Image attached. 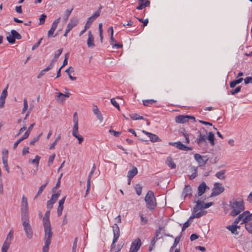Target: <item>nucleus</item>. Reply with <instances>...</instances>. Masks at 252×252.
Segmentation results:
<instances>
[{
    "instance_id": "obj_1",
    "label": "nucleus",
    "mask_w": 252,
    "mask_h": 252,
    "mask_svg": "<svg viewBox=\"0 0 252 252\" xmlns=\"http://www.w3.org/2000/svg\"><path fill=\"white\" fill-rule=\"evenodd\" d=\"M230 207L232 210L230 215L235 217L245 210L244 202L242 199L233 200L230 201Z\"/></svg>"
},
{
    "instance_id": "obj_2",
    "label": "nucleus",
    "mask_w": 252,
    "mask_h": 252,
    "mask_svg": "<svg viewBox=\"0 0 252 252\" xmlns=\"http://www.w3.org/2000/svg\"><path fill=\"white\" fill-rule=\"evenodd\" d=\"M197 133L198 135L195 142L200 149L206 151L208 147L207 141V131H205V133H202L200 131H198Z\"/></svg>"
},
{
    "instance_id": "obj_3",
    "label": "nucleus",
    "mask_w": 252,
    "mask_h": 252,
    "mask_svg": "<svg viewBox=\"0 0 252 252\" xmlns=\"http://www.w3.org/2000/svg\"><path fill=\"white\" fill-rule=\"evenodd\" d=\"M145 201L146 203L147 207L150 210L154 209L156 206V199L154 192L151 190H149L145 197Z\"/></svg>"
},
{
    "instance_id": "obj_4",
    "label": "nucleus",
    "mask_w": 252,
    "mask_h": 252,
    "mask_svg": "<svg viewBox=\"0 0 252 252\" xmlns=\"http://www.w3.org/2000/svg\"><path fill=\"white\" fill-rule=\"evenodd\" d=\"M252 220V213L251 214L249 211H244L235 220L234 223L238 224L241 221V224L247 223L249 221Z\"/></svg>"
},
{
    "instance_id": "obj_5",
    "label": "nucleus",
    "mask_w": 252,
    "mask_h": 252,
    "mask_svg": "<svg viewBox=\"0 0 252 252\" xmlns=\"http://www.w3.org/2000/svg\"><path fill=\"white\" fill-rule=\"evenodd\" d=\"M21 212V220L29 219L28 200L24 195L23 196L22 198Z\"/></svg>"
},
{
    "instance_id": "obj_6",
    "label": "nucleus",
    "mask_w": 252,
    "mask_h": 252,
    "mask_svg": "<svg viewBox=\"0 0 252 252\" xmlns=\"http://www.w3.org/2000/svg\"><path fill=\"white\" fill-rule=\"evenodd\" d=\"M21 220L27 237L29 239H31L32 238L33 232L32 226L30 224L29 219H22Z\"/></svg>"
},
{
    "instance_id": "obj_7",
    "label": "nucleus",
    "mask_w": 252,
    "mask_h": 252,
    "mask_svg": "<svg viewBox=\"0 0 252 252\" xmlns=\"http://www.w3.org/2000/svg\"><path fill=\"white\" fill-rule=\"evenodd\" d=\"M44 226V244L50 245L51 244V238L52 236V232L50 225H45Z\"/></svg>"
},
{
    "instance_id": "obj_8",
    "label": "nucleus",
    "mask_w": 252,
    "mask_h": 252,
    "mask_svg": "<svg viewBox=\"0 0 252 252\" xmlns=\"http://www.w3.org/2000/svg\"><path fill=\"white\" fill-rule=\"evenodd\" d=\"M199 203H196V205L193 209L192 216L190 217L189 219L199 218L206 213V211H202L200 208Z\"/></svg>"
},
{
    "instance_id": "obj_9",
    "label": "nucleus",
    "mask_w": 252,
    "mask_h": 252,
    "mask_svg": "<svg viewBox=\"0 0 252 252\" xmlns=\"http://www.w3.org/2000/svg\"><path fill=\"white\" fill-rule=\"evenodd\" d=\"M112 228L113 232V239L112 244L111 246V249H113L115 247V243L117 242L120 237V229L117 223H115L113 225Z\"/></svg>"
},
{
    "instance_id": "obj_10",
    "label": "nucleus",
    "mask_w": 252,
    "mask_h": 252,
    "mask_svg": "<svg viewBox=\"0 0 252 252\" xmlns=\"http://www.w3.org/2000/svg\"><path fill=\"white\" fill-rule=\"evenodd\" d=\"M224 190V188L221 184L219 183H215L214 184V187L212 189V192L211 193V196H216L221 193L223 192Z\"/></svg>"
},
{
    "instance_id": "obj_11",
    "label": "nucleus",
    "mask_w": 252,
    "mask_h": 252,
    "mask_svg": "<svg viewBox=\"0 0 252 252\" xmlns=\"http://www.w3.org/2000/svg\"><path fill=\"white\" fill-rule=\"evenodd\" d=\"M169 144L176 147L180 150L188 151L192 150V148L186 146L183 144L181 141L175 142H169Z\"/></svg>"
},
{
    "instance_id": "obj_12",
    "label": "nucleus",
    "mask_w": 252,
    "mask_h": 252,
    "mask_svg": "<svg viewBox=\"0 0 252 252\" xmlns=\"http://www.w3.org/2000/svg\"><path fill=\"white\" fill-rule=\"evenodd\" d=\"M141 245V242L140 239L134 240L131 244L129 252H137L140 248Z\"/></svg>"
},
{
    "instance_id": "obj_13",
    "label": "nucleus",
    "mask_w": 252,
    "mask_h": 252,
    "mask_svg": "<svg viewBox=\"0 0 252 252\" xmlns=\"http://www.w3.org/2000/svg\"><path fill=\"white\" fill-rule=\"evenodd\" d=\"M8 85L3 90L0 96V108H2L5 103V98L7 95V89Z\"/></svg>"
},
{
    "instance_id": "obj_14",
    "label": "nucleus",
    "mask_w": 252,
    "mask_h": 252,
    "mask_svg": "<svg viewBox=\"0 0 252 252\" xmlns=\"http://www.w3.org/2000/svg\"><path fill=\"white\" fill-rule=\"evenodd\" d=\"M143 133L147 135L148 137L150 138V140L152 142H156L158 141H160V138L156 134L147 132L145 130H143Z\"/></svg>"
},
{
    "instance_id": "obj_15",
    "label": "nucleus",
    "mask_w": 252,
    "mask_h": 252,
    "mask_svg": "<svg viewBox=\"0 0 252 252\" xmlns=\"http://www.w3.org/2000/svg\"><path fill=\"white\" fill-rule=\"evenodd\" d=\"M87 44L89 48H93L94 47V37L91 31L88 32V38Z\"/></svg>"
},
{
    "instance_id": "obj_16",
    "label": "nucleus",
    "mask_w": 252,
    "mask_h": 252,
    "mask_svg": "<svg viewBox=\"0 0 252 252\" xmlns=\"http://www.w3.org/2000/svg\"><path fill=\"white\" fill-rule=\"evenodd\" d=\"M66 196H64L62 199L59 200V206L57 209V213L58 216H60L61 215L62 213V211L63 209V204L64 203L65 200Z\"/></svg>"
},
{
    "instance_id": "obj_17",
    "label": "nucleus",
    "mask_w": 252,
    "mask_h": 252,
    "mask_svg": "<svg viewBox=\"0 0 252 252\" xmlns=\"http://www.w3.org/2000/svg\"><path fill=\"white\" fill-rule=\"evenodd\" d=\"M176 123L180 124H184L188 122V117L187 116L180 115L178 116L175 118Z\"/></svg>"
},
{
    "instance_id": "obj_18",
    "label": "nucleus",
    "mask_w": 252,
    "mask_h": 252,
    "mask_svg": "<svg viewBox=\"0 0 252 252\" xmlns=\"http://www.w3.org/2000/svg\"><path fill=\"white\" fill-rule=\"evenodd\" d=\"M191 188L190 186H185L182 193V195L184 198L191 195Z\"/></svg>"
},
{
    "instance_id": "obj_19",
    "label": "nucleus",
    "mask_w": 252,
    "mask_h": 252,
    "mask_svg": "<svg viewBox=\"0 0 252 252\" xmlns=\"http://www.w3.org/2000/svg\"><path fill=\"white\" fill-rule=\"evenodd\" d=\"M50 214V210H48L46 211V212L44 215V216L43 218V225L51 224L50 220H49Z\"/></svg>"
},
{
    "instance_id": "obj_20",
    "label": "nucleus",
    "mask_w": 252,
    "mask_h": 252,
    "mask_svg": "<svg viewBox=\"0 0 252 252\" xmlns=\"http://www.w3.org/2000/svg\"><path fill=\"white\" fill-rule=\"evenodd\" d=\"M207 186L205 182H202L198 187V194L201 196L205 191Z\"/></svg>"
},
{
    "instance_id": "obj_21",
    "label": "nucleus",
    "mask_w": 252,
    "mask_h": 252,
    "mask_svg": "<svg viewBox=\"0 0 252 252\" xmlns=\"http://www.w3.org/2000/svg\"><path fill=\"white\" fill-rule=\"evenodd\" d=\"M78 23V20L76 18H72L70 20L69 23L67 25V27H68L70 30L72 29L74 27H75Z\"/></svg>"
},
{
    "instance_id": "obj_22",
    "label": "nucleus",
    "mask_w": 252,
    "mask_h": 252,
    "mask_svg": "<svg viewBox=\"0 0 252 252\" xmlns=\"http://www.w3.org/2000/svg\"><path fill=\"white\" fill-rule=\"evenodd\" d=\"M196 203H200L199 204V207L202 210L203 209H207L211 206L213 203V202H208L207 203H204L203 201H201L199 200H198L195 202Z\"/></svg>"
},
{
    "instance_id": "obj_23",
    "label": "nucleus",
    "mask_w": 252,
    "mask_h": 252,
    "mask_svg": "<svg viewBox=\"0 0 252 252\" xmlns=\"http://www.w3.org/2000/svg\"><path fill=\"white\" fill-rule=\"evenodd\" d=\"M195 160L200 165H205L206 161H205L201 155L198 154H195L194 155Z\"/></svg>"
},
{
    "instance_id": "obj_24",
    "label": "nucleus",
    "mask_w": 252,
    "mask_h": 252,
    "mask_svg": "<svg viewBox=\"0 0 252 252\" xmlns=\"http://www.w3.org/2000/svg\"><path fill=\"white\" fill-rule=\"evenodd\" d=\"M138 171L135 167H133L132 169L129 170L127 172V177L130 180L132 179L137 174Z\"/></svg>"
},
{
    "instance_id": "obj_25",
    "label": "nucleus",
    "mask_w": 252,
    "mask_h": 252,
    "mask_svg": "<svg viewBox=\"0 0 252 252\" xmlns=\"http://www.w3.org/2000/svg\"><path fill=\"white\" fill-rule=\"evenodd\" d=\"M207 139H208L212 146H214L215 145V136L214 134L212 132H209L208 133V136L207 135Z\"/></svg>"
},
{
    "instance_id": "obj_26",
    "label": "nucleus",
    "mask_w": 252,
    "mask_h": 252,
    "mask_svg": "<svg viewBox=\"0 0 252 252\" xmlns=\"http://www.w3.org/2000/svg\"><path fill=\"white\" fill-rule=\"evenodd\" d=\"M167 164L171 169H174L176 168V164L174 162L171 158L168 157L166 161Z\"/></svg>"
},
{
    "instance_id": "obj_27",
    "label": "nucleus",
    "mask_w": 252,
    "mask_h": 252,
    "mask_svg": "<svg viewBox=\"0 0 252 252\" xmlns=\"http://www.w3.org/2000/svg\"><path fill=\"white\" fill-rule=\"evenodd\" d=\"M226 228L231 231V233L235 235H238L239 234L238 231L236 229L234 225H229L226 226Z\"/></svg>"
},
{
    "instance_id": "obj_28",
    "label": "nucleus",
    "mask_w": 252,
    "mask_h": 252,
    "mask_svg": "<svg viewBox=\"0 0 252 252\" xmlns=\"http://www.w3.org/2000/svg\"><path fill=\"white\" fill-rule=\"evenodd\" d=\"M2 162L5 170L7 173L9 172V168L8 165V157H2Z\"/></svg>"
},
{
    "instance_id": "obj_29",
    "label": "nucleus",
    "mask_w": 252,
    "mask_h": 252,
    "mask_svg": "<svg viewBox=\"0 0 252 252\" xmlns=\"http://www.w3.org/2000/svg\"><path fill=\"white\" fill-rule=\"evenodd\" d=\"M243 80L242 78H239L238 79L233 80L230 83V87L234 88L236 85L241 83Z\"/></svg>"
},
{
    "instance_id": "obj_30",
    "label": "nucleus",
    "mask_w": 252,
    "mask_h": 252,
    "mask_svg": "<svg viewBox=\"0 0 252 252\" xmlns=\"http://www.w3.org/2000/svg\"><path fill=\"white\" fill-rule=\"evenodd\" d=\"M11 33L15 40H19L22 38L21 35L15 30H12L11 31Z\"/></svg>"
},
{
    "instance_id": "obj_31",
    "label": "nucleus",
    "mask_w": 252,
    "mask_h": 252,
    "mask_svg": "<svg viewBox=\"0 0 252 252\" xmlns=\"http://www.w3.org/2000/svg\"><path fill=\"white\" fill-rule=\"evenodd\" d=\"M225 170H221L216 174V176L219 179H224L225 177Z\"/></svg>"
},
{
    "instance_id": "obj_32",
    "label": "nucleus",
    "mask_w": 252,
    "mask_h": 252,
    "mask_svg": "<svg viewBox=\"0 0 252 252\" xmlns=\"http://www.w3.org/2000/svg\"><path fill=\"white\" fill-rule=\"evenodd\" d=\"M13 238V231L12 230H11L8 234L7 235L6 239L4 241L9 242L11 243V241H12Z\"/></svg>"
},
{
    "instance_id": "obj_33",
    "label": "nucleus",
    "mask_w": 252,
    "mask_h": 252,
    "mask_svg": "<svg viewBox=\"0 0 252 252\" xmlns=\"http://www.w3.org/2000/svg\"><path fill=\"white\" fill-rule=\"evenodd\" d=\"M72 134L74 137L80 134L78 131V125H77L76 124L73 125Z\"/></svg>"
},
{
    "instance_id": "obj_34",
    "label": "nucleus",
    "mask_w": 252,
    "mask_h": 252,
    "mask_svg": "<svg viewBox=\"0 0 252 252\" xmlns=\"http://www.w3.org/2000/svg\"><path fill=\"white\" fill-rule=\"evenodd\" d=\"M130 118L133 120H143L144 117L137 114H131L129 115Z\"/></svg>"
},
{
    "instance_id": "obj_35",
    "label": "nucleus",
    "mask_w": 252,
    "mask_h": 252,
    "mask_svg": "<svg viewBox=\"0 0 252 252\" xmlns=\"http://www.w3.org/2000/svg\"><path fill=\"white\" fill-rule=\"evenodd\" d=\"M156 100L154 99H146L143 100V104L145 106H149V104H152L156 102Z\"/></svg>"
},
{
    "instance_id": "obj_36",
    "label": "nucleus",
    "mask_w": 252,
    "mask_h": 252,
    "mask_svg": "<svg viewBox=\"0 0 252 252\" xmlns=\"http://www.w3.org/2000/svg\"><path fill=\"white\" fill-rule=\"evenodd\" d=\"M139 216L141 219V224L142 225H145L146 224H147L148 222V219L146 217H144L143 214L140 213Z\"/></svg>"
},
{
    "instance_id": "obj_37",
    "label": "nucleus",
    "mask_w": 252,
    "mask_h": 252,
    "mask_svg": "<svg viewBox=\"0 0 252 252\" xmlns=\"http://www.w3.org/2000/svg\"><path fill=\"white\" fill-rule=\"evenodd\" d=\"M60 19H61L60 17H59L58 18H57V19L54 20L52 24V26H51V28L56 30L59 23H60Z\"/></svg>"
},
{
    "instance_id": "obj_38",
    "label": "nucleus",
    "mask_w": 252,
    "mask_h": 252,
    "mask_svg": "<svg viewBox=\"0 0 252 252\" xmlns=\"http://www.w3.org/2000/svg\"><path fill=\"white\" fill-rule=\"evenodd\" d=\"M94 20L93 17H89L85 25V27L86 29H89L92 23L94 22Z\"/></svg>"
},
{
    "instance_id": "obj_39",
    "label": "nucleus",
    "mask_w": 252,
    "mask_h": 252,
    "mask_svg": "<svg viewBox=\"0 0 252 252\" xmlns=\"http://www.w3.org/2000/svg\"><path fill=\"white\" fill-rule=\"evenodd\" d=\"M40 159V157L37 155L35 156V158L32 160H31L30 161L32 164L35 163L36 166L37 167L39 163V160Z\"/></svg>"
},
{
    "instance_id": "obj_40",
    "label": "nucleus",
    "mask_w": 252,
    "mask_h": 252,
    "mask_svg": "<svg viewBox=\"0 0 252 252\" xmlns=\"http://www.w3.org/2000/svg\"><path fill=\"white\" fill-rule=\"evenodd\" d=\"M54 64H55V61L52 60L51 62V63H50V64H49V65L46 68H45V69L42 70V72H45L49 71V70H50L51 69H52L53 67Z\"/></svg>"
},
{
    "instance_id": "obj_41",
    "label": "nucleus",
    "mask_w": 252,
    "mask_h": 252,
    "mask_svg": "<svg viewBox=\"0 0 252 252\" xmlns=\"http://www.w3.org/2000/svg\"><path fill=\"white\" fill-rule=\"evenodd\" d=\"M10 243L4 241L1 248V251H7L9 248Z\"/></svg>"
},
{
    "instance_id": "obj_42",
    "label": "nucleus",
    "mask_w": 252,
    "mask_h": 252,
    "mask_svg": "<svg viewBox=\"0 0 252 252\" xmlns=\"http://www.w3.org/2000/svg\"><path fill=\"white\" fill-rule=\"evenodd\" d=\"M245 228L250 233L252 234V222L245 224Z\"/></svg>"
},
{
    "instance_id": "obj_43",
    "label": "nucleus",
    "mask_w": 252,
    "mask_h": 252,
    "mask_svg": "<svg viewBox=\"0 0 252 252\" xmlns=\"http://www.w3.org/2000/svg\"><path fill=\"white\" fill-rule=\"evenodd\" d=\"M60 195V193L59 192H56L55 193H53L52 195L51 198L50 199L53 200L55 202H56V201L57 200V199H58Z\"/></svg>"
},
{
    "instance_id": "obj_44",
    "label": "nucleus",
    "mask_w": 252,
    "mask_h": 252,
    "mask_svg": "<svg viewBox=\"0 0 252 252\" xmlns=\"http://www.w3.org/2000/svg\"><path fill=\"white\" fill-rule=\"evenodd\" d=\"M47 183L41 186L38 189V192H37V193L36 194V195L35 196V198L36 197H37L38 196L40 195L41 193L42 192L43 190H44V189H45V188L46 187V185H47Z\"/></svg>"
},
{
    "instance_id": "obj_45",
    "label": "nucleus",
    "mask_w": 252,
    "mask_h": 252,
    "mask_svg": "<svg viewBox=\"0 0 252 252\" xmlns=\"http://www.w3.org/2000/svg\"><path fill=\"white\" fill-rule=\"evenodd\" d=\"M95 169H96V166H95V164H94L93 165V166L89 174L88 178L87 179V180L89 179V181L90 182H91V177H92L93 174H94V171H95Z\"/></svg>"
},
{
    "instance_id": "obj_46",
    "label": "nucleus",
    "mask_w": 252,
    "mask_h": 252,
    "mask_svg": "<svg viewBox=\"0 0 252 252\" xmlns=\"http://www.w3.org/2000/svg\"><path fill=\"white\" fill-rule=\"evenodd\" d=\"M111 102L112 104L116 108H117L119 110H120V107L119 106V103L116 101V100L115 99V98H113L111 99Z\"/></svg>"
},
{
    "instance_id": "obj_47",
    "label": "nucleus",
    "mask_w": 252,
    "mask_h": 252,
    "mask_svg": "<svg viewBox=\"0 0 252 252\" xmlns=\"http://www.w3.org/2000/svg\"><path fill=\"white\" fill-rule=\"evenodd\" d=\"M73 9V7H72L71 9H67L65 10L64 12L65 19H67L68 18Z\"/></svg>"
},
{
    "instance_id": "obj_48",
    "label": "nucleus",
    "mask_w": 252,
    "mask_h": 252,
    "mask_svg": "<svg viewBox=\"0 0 252 252\" xmlns=\"http://www.w3.org/2000/svg\"><path fill=\"white\" fill-rule=\"evenodd\" d=\"M42 133L39 134L38 136L34 137L33 140H31L30 142L31 145H33L35 142L38 141L40 137L41 136Z\"/></svg>"
},
{
    "instance_id": "obj_49",
    "label": "nucleus",
    "mask_w": 252,
    "mask_h": 252,
    "mask_svg": "<svg viewBox=\"0 0 252 252\" xmlns=\"http://www.w3.org/2000/svg\"><path fill=\"white\" fill-rule=\"evenodd\" d=\"M23 108L22 111V113H24L28 109V104L27 100L26 98L24 99V102H23Z\"/></svg>"
},
{
    "instance_id": "obj_50",
    "label": "nucleus",
    "mask_w": 252,
    "mask_h": 252,
    "mask_svg": "<svg viewBox=\"0 0 252 252\" xmlns=\"http://www.w3.org/2000/svg\"><path fill=\"white\" fill-rule=\"evenodd\" d=\"M6 39L9 43L13 44L15 42V40L14 39L13 36H12L11 33V34L9 35L8 36H7Z\"/></svg>"
},
{
    "instance_id": "obj_51",
    "label": "nucleus",
    "mask_w": 252,
    "mask_h": 252,
    "mask_svg": "<svg viewBox=\"0 0 252 252\" xmlns=\"http://www.w3.org/2000/svg\"><path fill=\"white\" fill-rule=\"evenodd\" d=\"M46 17V15L44 14H43L40 16L39 22V25H41L44 23Z\"/></svg>"
},
{
    "instance_id": "obj_52",
    "label": "nucleus",
    "mask_w": 252,
    "mask_h": 252,
    "mask_svg": "<svg viewBox=\"0 0 252 252\" xmlns=\"http://www.w3.org/2000/svg\"><path fill=\"white\" fill-rule=\"evenodd\" d=\"M241 87L240 86H238L236 87L235 89H233L231 91L230 93L232 95H234L235 94L238 93L241 91Z\"/></svg>"
},
{
    "instance_id": "obj_53",
    "label": "nucleus",
    "mask_w": 252,
    "mask_h": 252,
    "mask_svg": "<svg viewBox=\"0 0 252 252\" xmlns=\"http://www.w3.org/2000/svg\"><path fill=\"white\" fill-rule=\"evenodd\" d=\"M55 202L53 200L50 199L47 202V208L49 210H51L53 208V205Z\"/></svg>"
},
{
    "instance_id": "obj_54",
    "label": "nucleus",
    "mask_w": 252,
    "mask_h": 252,
    "mask_svg": "<svg viewBox=\"0 0 252 252\" xmlns=\"http://www.w3.org/2000/svg\"><path fill=\"white\" fill-rule=\"evenodd\" d=\"M55 158V154H53V155H51V156H50L49 159H48V164L49 166L51 165L52 164Z\"/></svg>"
},
{
    "instance_id": "obj_55",
    "label": "nucleus",
    "mask_w": 252,
    "mask_h": 252,
    "mask_svg": "<svg viewBox=\"0 0 252 252\" xmlns=\"http://www.w3.org/2000/svg\"><path fill=\"white\" fill-rule=\"evenodd\" d=\"M180 241V237H177L175 238L174 242V244L173 246L171 247V249H173L175 247H176L177 245V244L179 243Z\"/></svg>"
},
{
    "instance_id": "obj_56",
    "label": "nucleus",
    "mask_w": 252,
    "mask_h": 252,
    "mask_svg": "<svg viewBox=\"0 0 252 252\" xmlns=\"http://www.w3.org/2000/svg\"><path fill=\"white\" fill-rule=\"evenodd\" d=\"M55 31V30L54 29L51 28L48 32V37H51V36L55 37L57 35V34H56L55 35H54V33Z\"/></svg>"
},
{
    "instance_id": "obj_57",
    "label": "nucleus",
    "mask_w": 252,
    "mask_h": 252,
    "mask_svg": "<svg viewBox=\"0 0 252 252\" xmlns=\"http://www.w3.org/2000/svg\"><path fill=\"white\" fill-rule=\"evenodd\" d=\"M65 100V98L63 96H61L60 95V93L58 94L57 95V100L59 102H63Z\"/></svg>"
},
{
    "instance_id": "obj_58",
    "label": "nucleus",
    "mask_w": 252,
    "mask_h": 252,
    "mask_svg": "<svg viewBox=\"0 0 252 252\" xmlns=\"http://www.w3.org/2000/svg\"><path fill=\"white\" fill-rule=\"evenodd\" d=\"M43 39V38H41L38 41V42L35 44L34 45H33L32 47V50H35L36 48H37L39 45L41 43V42L42 41V40Z\"/></svg>"
},
{
    "instance_id": "obj_59",
    "label": "nucleus",
    "mask_w": 252,
    "mask_h": 252,
    "mask_svg": "<svg viewBox=\"0 0 252 252\" xmlns=\"http://www.w3.org/2000/svg\"><path fill=\"white\" fill-rule=\"evenodd\" d=\"M63 52V49H60L58 51V53L56 54L54 56V60H53V61H56L61 55Z\"/></svg>"
},
{
    "instance_id": "obj_60",
    "label": "nucleus",
    "mask_w": 252,
    "mask_h": 252,
    "mask_svg": "<svg viewBox=\"0 0 252 252\" xmlns=\"http://www.w3.org/2000/svg\"><path fill=\"white\" fill-rule=\"evenodd\" d=\"M244 83L245 84H248L252 83V77H247L244 79Z\"/></svg>"
},
{
    "instance_id": "obj_61",
    "label": "nucleus",
    "mask_w": 252,
    "mask_h": 252,
    "mask_svg": "<svg viewBox=\"0 0 252 252\" xmlns=\"http://www.w3.org/2000/svg\"><path fill=\"white\" fill-rule=\"evenodd\" d=\"M76 124L77 125H78V119L77 116V113L75 112L73 115V125H75Z\"/></svg>"
},
{
    "instance_id": "obj_62",
    "label": "nucleus",
    "mask_w": 252,
    "mask_h": 252,
    "mask_svg": "<svg viewBox=\"0 0 252 252\" xmlns=\"http://www.w3.org/2000/svg\"><path fill=\"white\" fill-rule=\"evenodd\" d=\"M109 132L111 134H113L116 137L118 136L121 134L120 132L116 131L113 129H110L109 130Z\"/></svg>"
},
{
    "instance_id": "obj_63",
    "label": "nucleus",
    "mask_w": 252,
    "mask_h": 252,
    "mask_svg": "<svg viewBox=\"0 0 252 252\" xmlns=\"http://www.w3.org/2000/svg\"><path fill=\"white\" fill-rule=\"evenodd\" d=\"M112 48L113 49H120L122 47L123 45L121 44L120 43H113L111 44Z\"/></svg>"
},
{
    "instance_id": "obj_64",
    "label": "nucleus",
    "mask_w": 252,
    "mask_h": 252,
    "mask_svg": "<svg viewBox=\"0 0 252 252\" xmlns=\"http://www.w3.org/2000/svg\"><path fill=\"white\" fill-rule=\"evenodd\" d=\"M75 137L77 138V140H78V143L79 144H81L82 142L84 141L83 137L80 134L75 136Z\"/></svg>"
}]
</instances>
